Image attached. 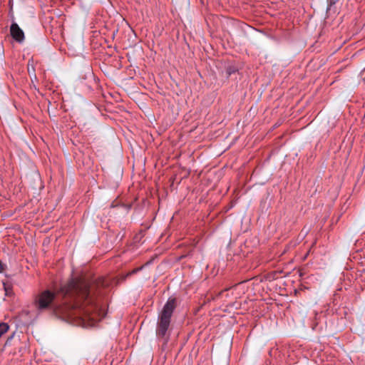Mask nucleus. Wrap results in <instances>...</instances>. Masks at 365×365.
I'll return each instance as SVG.
<instances>
[{
  "mask_svg": "<svg viewBox=\"0 0 365 365\" xmlns=\"http://www.w3.org/2000/svg\"><path fill=\"white\" fill-rule=\"evenodd\" d=\"M177 307V299L175 297H169L162 310L158 314L156 327V337L166 344L169 339V327L171 317Z\"/></svg>",
  "mask_w": 365,
  "mask_h": 365,
  "instance_id": "f03ea898",
  "label": "nucleus"
},
{
  "mask_svg": "<svg viewBox=\"0 0 365 365\" xmlns=\"http://www.w3.org/2000/svg\"><path fill=\"white\" fill-rule=\"evenodd\" d=\"M101 285H102L103 287H104V286H106V285H107V283H106V282H104V280H102V281L101 282Z\"/></svg>",
  "mask_w": 365,
  "mask_h": 365,
  "instance_id": "6e6552de",
  "label": "nucleus"
},
{
  "mask_svg": "<svg viewBox=\"0 0 365 365\" xmlns=\"http://www.w3.org/2000/svg\"><path fill=\"white\" fill-rule=\"evenodd\" d=\"M94 286L83 279H72L63 286L60 293L65 298L63 304L56 312L71 319L80 320L94 325L105 317L104 308L96 301Z\"/></svg>",
  "mask_w": 365,
  "mask_h": 365,
  "instance_id": "f257e3e1",
  "label": "nucleus"
},
{
  "mask_svg": "<svg viewBox=\"0 0 365 365\" xmlns=\"http://www.w3.org/2000/svg\"><path fill=\"white\" fill-rule=\"evenodd\" d=\"M339 0H327L328 9H329L333 5H334Z\"/></svg>",
  "mask_w": 365,
  "mask_h": 365,
  "instance_id": "423d86ee",
  "label": "nucleus"
},
{
  "mask_svg": "<svg viewBox=\"0 0 365 365\" xmlns=\"http://www.w3.org/2000/svg\"><path fill=\"white\" fill-rule=\"evenodd\" d=\"M135 272H137V270H133L131 273H129L128 275H130V274H131L132 273H135Z\"/></svg>",
  "mask_w": 365,
  "mask_h": 365,
  "instance_id": "1a4fd4ad",
  "label": "nucleus"
},
{
  "mask_svg": "<svg viewBox=\"0 0 365 365\" xmlns=\"http://www.w3.org/2000/svg\"><path fill=\"white\" fill-rule=\"evenodd\" d=\"M55 295L49 290H46L38 294L35 299L36 307L38 310L46 309L51 304Z\"/></svg>",
  "mask_w": 365,
  "mask_h": 365,
  "instance_id": "7ed1b4c3",
  "label": "nucleus"
},
{
  "mask_svg": "<svg viewBox=\"0 0 365 365\" xmlns=\"http://www.w3.org/2000/svg\"><path fill=\"white\" fill-rule=\"evenodd\" d=\"M10 33L11 36L16 41L22 43L24 41V33L16 23L14 22L11 24Z\"/></svg>",
  "mask_w": 365,
  "mask_h": 365,
  "instance_id": "20e7f679",
  "label": "nucleus"
},
{
  "mask_svg": "<svg viewBox=\"0 0 365 365\" xmlns=\"http://www.w3.org/2000/svg\"><path fill=\"white\" fill-rule=\"evenodd\" d=\"M4 270V264L0 261V273L2 272Z\"/></svg>",
  "mask_w": 365,
  "mask_h": 365,
  "instance_id": "0eeeda50",
  "label": "nucleus"
},
{
  "mask_svg": "<svg viewBox=\"0 0 365 365\" xmlns=\"http://www.w3.org/2000/svg\"><path fill=\"white\" fill-rule=\"evenodd\" d=\"M236 71L235 68L232 66H229L226 69V73L228 76H231L232 73H234Z\"/></svg>",
  "mask_w": 365,
  "mask_h": 365,
  "instance_id": "39448f33",
  "label": "nucleus"
}]
</instances>
